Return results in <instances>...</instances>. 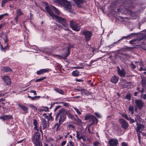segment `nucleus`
I'll return each instance as SVG.
<instances>
[{"label": "nucleus", "instance_id": "obj_25", "mask_svg": "<svg viewBox=\"0 0 146 146\" xmlns=\"http://www.w3.org/2000/svg\"><path fill=\"white\" fill-rule=\"evenodd\" d=\"M3 35L4 36V37H3L5 43H7V42H8V39L7 38V35L6 33H4Z\"/></svg>", "mask_w": 146, "mask_h": 146}, {"label": "nucleus", "instance_id": "obj_42", "mask_svg": "<svg viewBox=\"0 0 146 146\" xmlns=\"http://www.w3.org/2000/svg\"><path fill=\"white\" fill-rule=\"evenodd\" d=\"M92 119H93L94 122H95V121H96V123H97V121H98L96 117L95 116H94L93 115H92Z\"/></svg>", "mask_w": 146, "mask_h": 146}, {"label": "nucleus", "instance_id": "obj_46", "mask_svg": "<svg viewBox=\"0 0 146 146\" xmlns=\"http://www.w3.org/2000/svg\"><path fill=\"white\" fill-rule=\"evenodd\" d=\"M64 27H63L64 29L66 30H68V28L67 26L68 25L67 23H66V25H62Z\"/></svg>", "mask_w": 146, "mask_h": 146}, {"label": "nucleus", "instance_id": "obj_11", "mask_svg": "<svg viewBox=\"0 0 146 146\" xmlns=\"http://www.w3.org/2000/svg\"><path fill=\"white\" fill-rule=\"evenodd\" d=\"M117 72L118 74L121 77H124L126 75L125 70L123 69H120L119 67L117 66Z\"/></svg>", "mask_w": 146, "mask_h": 146}, {"label": "nucleus", "instance_id": "obj_62", "mask_svg": "<svg viewBox=\"0 0 146 146\" xmlns=\"http://www.w3.org/2000/svg\"><path fill=\"white\" fill-rule=\"evenodd\" d=\"M80 146H87L86 144L82 143L80 145Z\"/></svg>", "mask_w": 146, "mask_h": 146}, {"label": "nucleus", "instance_id": "obj_14", "mask_svg": "<svg viewBox=\"0 0 146 146\" xmlns=\"http://www.w3.org/2000/svg\"><path fill=\"white\" fill-rule=\"evenodd\" d=\"M2 79L4 81L7 85L9 86L11 84L10 79L8 76H3Z\"/></svg>", "mask_w": 146, "mask_h": 146}, {"label": "nucleus", "instance_id": "obj_2", "mask_svg": "<svg viewBox=\"0 0 146 146\" xmlns=\"http://www.w3.org/2000/svg\"><path fill=\"white\" fill-rule=\"evenodd\" d=\"M67 111L66 110L64 109H61L56 114V119L59 118V120L58 121L59 124H56L55 126L57 125V129L58 128L59 126L62 123L65 121L66 118V115Z\"/></svg>", "mask_w": 146, "mask_h": 146}, {"label": "nucleus", "instance_id": "obj_32", "mask_svg": "<svg viewBox=\"0 0 146 146\" xmlns=\"http://www.w3.org/2000/svg\"><path fill=\"white\" fill-rule=\"evenodd\" d=\"M11 70V68L7 67H4L3 68V71L5 72H7Z\"/></svg>", "mask_w": 146, "mask_h": 146}, {"label": "nucleus", "instance_id": "obj_13", "mask_svg": "<svg viewBox=\"0 0 146 146\" xmlns=\"http://www.w3.org/2000/svg\"><path fill=\"white\" fill-rule=\"evenodd\" d=\"M141 134L142 135V137L143 138L144 137H146V133H145L143 132H142L141 131H139L137 132V136L138 137V140L139 144H141L142 142H141Z\"/></svg>", "mask_w": 146, "mask_h": 146}, {"label": "nucleus", "instance_id": "obj_64", "mask_svg": "<svg viewBox=\"0 0 146 146\" xmlns=\"http://www.w3.org/2000/svg\"><path fill=\"white\" fill-rule=\"evenodd\" d=\"M43 116H44V117L45 118H47L48 117V116L46 115V114H44Z\"/></svg>", "mask_w": 146, "mask_h": 146}, {"label": "nucleus", "instance_id": "obj_19", "mask_svg": "<svg viewBox=\"0 0 146 146\" xmlns=\"http://www.w3.org/2000/svg\"><path fill=\"white\" fill-rule=\"evenodd\" d=\"M145 128V125L142 124H139L137 123V132L141 131H143Z\"/></svg>", "mask_w": 146, "mask_h": 146}, {"label": "nucleus", "instance_id": "obj_6", "mask_svg": "<svg viewBox=\"0 0 146 146\" xmlns=\"http://www.w3.org/2000/svg\"><path fill=\"white\" fill-rule=\"evenodd\" d=\"M66 53L64 54H62V55H60L56 54H52L54 57H56L59 59L63 58L65 59L66 58V57L68 56L70 54V51L69 50V48H67L66 49Z\"/></svg>", "mask_w": 146, "mask_h": 146}, {"label": "nucleus", "instance_id": "obj_17", "mask_svg": "<svg viewBox=\"0 0 146 146\" xmlns=\"http://www.w3.org/2000/svg\"><path fill=\"white\" fill-rule=\"evenodd\" d=\"M12 119V116L10 115H5L0 117V119L4 120H9Z\"/></svg>", "mask_w": 146, "mask_h": 146}, {"label": "nucleus", "instance_id": "obj_34", "mask_svg": "<svg viewBox=\"0 0 146 146\" xmlns=\"http://www.w3.org/2000/svg\"><path fill=\"white\" fill-rule=\"evenodd\" d=\"M73 108L76 111L78 115H79L81 114V110H79L76 107H74Z\"/></svg>", "mask_w": 146, "mask_h": 146}, {"label": "nucleus", "instance_id": "obj_53", "mask_svg": "<svg viewBox=\"0 0 146 146\" xmlns=\"http://www.w3.org/2000/svg\"><path fill=\"white\" fill-rule=\"evenodd\" d=\"M121 145L122 146H128L127 143L125 142H123L122 143Z\"/></svg>", "mask_w": 146, "mask_h": 146}, {"label": "nucleus", "instance_id": "obj_22", "mask_svg": "<svg viewBox=\"0 0 146 146\" xmlns=\"http://www.w3.org/2000/svg\"><path fill=\"white\" fill-rule=\"evenodd\" d=\"M41 125L43 127V129H44L46 128L47 124L46 120L44 118H42V119Z\"/></svg>", "mask_w": 146, "mask_h": 146}, {"label": "nucleus", "instance_id": "obj_44", "mask_svg": "<svg viewBox=\"0 0 146 146\" xmlns=\"http://www.w3.org/2000/svg\"><path fill=\"white\" fill-rule=\"evenodd\" d=\"M94 144L95 146H100V143L98 141L95 142Z\"/></svg>", "mask_w": 146, "mask_h": 146}, {"label": "nucleus", "instance_id": "obj_48", "mask_svg": "<svg viewBox=\"0 0 146 146\" xmlns=\"http://www.w3.org/2000/svg\"><path fill=\"white\" fill-rule=\"evenodd\" d=\"M125 98L128 100H130L131 99V96L129 95H127L125 96Z\"/></svg>", "mask_w": 146, "mask_h": 146}, {"label": "nucleus", "instance_id": "obj_57", "mask_svg": "<svg viewBox=\"0 0 146 146\" xmlns=\"http://www.w3.org/2000/svg\"><path fill=\"white\" fill-rule=\"evenodd\" d=\"M129 121H130V122L131 123H133V122H134V119H132L131 118H129Z\"/></svg>", "mask_w": 146, "mask_h": 146}, {"label": "nucleus", "instance_id": "obj_38", "mask_svg": "<svg viewBox=\"0 0 146 146\" xmlns=\"http://www.w3.org/2000/svg\"><path fill=\"white\" fill-rule=\"evenodd\" d=\"M75 2L77 5H79L83 3V1L82 0H76Z\"/></svg>", "mask_w": 146, "mask_h": 146}, {"label": "nucleus", "instance_id": "obj_63", "mask_svg": "<svg viewBox=\"0 0 146 146\" xmlns=\"http://www.w3.org/2000/svg\"><path fill=\"white\" fill-rule=\"evenodd\" d=\"M29 106L30 107H34L35 108H36L33 105L31 104H29Z\"/></svg>", "mask_w": 146, "mask_h": 146}, {"label": "nucleus", "instance_id": "obj_47", "mask_svg": "<svg viewBox=\"0 0 146 146\" xmlns=\"http://www.w3.org/2000/svg\"><path fill=\"white\" fill-rule=\"evenodd\" d=\"M123 116L124 117L125 119H126L127 120H129V118L127 116V115L126 114H124L123 115Z\"/></svg>", "mask_w": 146, "mask_h": 146}, {"label": "nucleus", "instance_id": "obj_28", "mask_svg": "<svg viewBox=\"0 0 146 146\" xmlns=\"http://www.w3.org/2000/svg\"><path fill=\"white\" fill-rule=\"evenodd\" d=\"M76 137L77 139H80L83 138L82 134L79 133L78 131H76Z\"/></svg>", "mask_w": 146, "mask_h": 146}, {"label": "nucleus", "instance_id": "obj_35", "mask_svg": "<svg viewBox=\"0 0 146 146\" xmlns=\"http://www.w3.org/2000/svg\"><path fill=\"white\" fill-rule=\"evenodd\" d=\"M133 106H130L129 108V110L130 112H131V114H133Z\"/></svg>", "mask_w": 146, "mask_h": 146}, {"label": "nucleus", "instance_id": "obj_1", "mask_svg": "<svg viewBox=\"0 0 146 146\" xmlns=\"http://www.w3.org/2000/svg\"><path fill=\"white\" fill-rule=\"evenodd\" d=\"M33 124L34 126V129L36 131L34 135V136L32 139V141L35 146H40V143L39 141L40 135L38 133L39 129L38 127V123L35 119L33 120Z\"/></svg>", "mask_w": 146, "mask_h": 146}, {"label": "nucleus", "instance_id": "obj_12", "mask_svg": "<svg viewBox=\"0 0 146 146\" xmlns=\"http://www.w3.org/2000/svg\"><path fill=\"white\" fill-rule=\"evenodd\" d=\"M119 121L123 128L126 129L128 127V124L125 120L121 118L119 119Z\"/></svg>", "mask_w": 146, "mask_h": 146}, {"label": "nucleus", "instance_id": "obj_9", "mask_svg": "<svg viewBox=\"0 0 146 146\" xmlns=\"http://www.w3.org/2000/svg\"><path fill=\"white\" fill-rule=\"evenodd\" d=\"M141 83L142 86V90H140L139 88L137 87V92L143 93L145 91L144 88H145L146 83V79L145 78H142Z\"/></svg>", "mask_w": 146, "mask_h": 146}, {"label": "nucleus", "instance_id": "obj_31", "mask_svg": "<svg viewBox=\"0 0 146 146\" xmlns=\"http://www.w3.org/2000/svg\"><path fill=\"white\" fill-rule=\"evenodd\" d=\"M54 90L57 92L63 95L64 94V92L61 89H59L58 88H56L54 89Z\"/></svg>", "mask_w": 146, "mask_h": 146}, {"label": "nucleus", "instance_id": "obj_29", "mask_svg": "<svg viewBox=\"0 0 146 146\" xmlns=\"http://www.w3.org/2000/svg\"><path fill=\"white\" fill-rule=\"evenodd\" d=\"M43 109H40L39 111L41 112L43 111H48V108L46 106L42 107Z\"/></svg>", "mask_w": 146, "mask_h": 146}, {"label": "nucleus", "instance_id": "obj_26", "mask_svg": "<svg viewBox=\"0 0 146 146\" xmlns=\"http://www.w3.org/2000/svg\"><path fill=\"white\" fill-rule=\"evenodd\" d=\"M72 74L74 76H78L79 75V72L77 70L74 71L72 73Z\"/></svg>", "mask_w": 146, "mask_h": 146}, {"label": "nucleus", "instance_id": "obj_54", "mask_svg": "<svg viewBox=\"0 0 146 146\" xmlns=\"http://www.w3.org/2000/svg\"><path fill=\"white\" fill-rule=\"evenodd\" d=\"M30 92L31 93H33L35 95H36V91L35 90H31Z\"/></svg>", "mask_w": 146, "mask_h": 146}, {"label": "nucleus", "instance_id": "obj_4", "mask_svg": "<svg viewBox=\"0 0 146 146\" xmlns=\"http://www.w3.org/2000/svg\"><path fill=\"white\" fill-rule=\"evenodd\" d=\"M54 1L56 3H58L60 5H62L68 11L72 12L71 5L68 1L66 0H55Z\"/></svg>", "mask_w": 146, "mask_h": 146}, {"label": "nucleus", "instance_id": "obj_59", "mask_svg": "<svg viewBox=\"0 0 146 146\" xmlns=\"http://www.w3.org/2000/svg\"><path fill=\"white\" fill-rule=\"evenodd\" d=\"M60 106H56L55 108V109H54V111H56L59 108H60Z\"/></svg>", "mask_w": 146, "mask_h": 146}, {"label": "nucleus", "instance_id": "obj_37", "mask_svg": "<svg viewBox=\"0 0 146 146\" xmlns=\"http://www.w3.org/2000/svg\"><path fill=\"white\" fill-rule=\"evenodd\" d=\"M46 78V77H43L42 78L37 79L36 80V82H40L42 80H43Z\"/></svg>", "mask_w": 146, "mask_h": 146}, {"label": "nucleus", "instance_id": "obj_60", "mask_svg": "<svg viewBox=\"0 0 146 146\" xmlns=\"http://www.w3.org/2000/svg\"><path fill=\"white\" fill-rule=\"evenodd\" d=\"M76 82H82L83 80L81 79H76Z\"/></svg>", "mask_w": 146, "mask_h": 146}, {"label": "nucleus", "instance_id": "obj_49", "mask_svg": "<svg viewBox=\"0 0 146 146\" xmlns=\"http://www.w3.org/2000/svg\"><path fill=\"white\" fill-rule=\"evenodd\" d=\"M130 65L131 68L133 69H134L136 68V66L133 63H131Z\"/></svg>", "mask_w": 146, "mask_h": 146}, {"label": "nucleus", "instance_id": "obj_33", "mask_svg": "<svg viewBox=\"0 0 146 146\" xmlns=\"http://www.w3.org/2000/svg\"><path fill=\"white\" fill-rule=\"evenodd\" d=\"M75 115L77 118V119L75 120L77 123V124L78 125H81L82 124L83 122L81 121V120L78 118L76 115Z\"/></svg>", "mask_w": 146, "mask_h": 146}, {"label": "nucleus", "instance_id": "obj_24", "mask_svg": "<svg viewBox=\"0 0 146 146\" xmlns=\"http://www.w3.org/2000/svg\"><path fill=\"white\" fill-rule=\"evenodd\" d=\"M50 10H51V9H53L54 11V12L56 13L57 14L59 15L60 13V12L55 7L52 6H51V7L50 8L49 7ZM51 11V10H50Z\"/></svg>", "mask_w": 146, "mask_h": 146}, {"label": "nucleus", "instance_id": "obj_58", "mask_svg": "<svg viewBox=\"0 0 146 146\" xmlns=\"http://www.w3.org/2000/svg\"><path fill=\"white\" fill-rule=\"evenodd\" d=\"M74 68L76 69H82L83 68V67H74Z\"/></svg>", "mask_w": 146, "mask_h": 146}, {"label": "nucleus", "instance_id": "obj_45", "mask_svg": "<svg viewBox=\"0 0 146 146\" xmlns=\"http://www.w3.org/2000/svg\"><path fill=\"white\" fill-rule=\"evenodd\" d=\"M141 97H142L143 99H146V94H141Z\"/></svg>", "mask_w": 146, "mask_h": 146}, {"label": "nucleus", "instance_id": "obj_21", "mask_svg": "<svg viewBox=\"0 0 146 146\" xmlns=\"http://www.w3.org/2000/svg\"><path fill=\"white\" fill-rule=\"evenodd\" d=\"M119 80L118 77L114 75L113 76L111 80V82L113 83L116 84L118 81Z\"/></svg>", "mask_w": 146, "mask_h": 146}, {"label": "nucleus", "instance_id": "obj_40", "mask_svg": "<svg viewBox=\"0 0 146 146\" xmlns=\"http://www.w3.org/2000/svg\"><path fill=\"white\" fill-rule=\"evenodd\" d=\"M130 44H135L137 42V40L136 39H133L129 41Z\"/></svg>", "mask_w": 146, "mask_h": 146}, {"label": "nucleus", "instance_id": "obj_56", "mask_svg": "<svg viewBox=\"0 0 146 146\" xmlns=\"http://www.w3.org/2000/svg\"><path fill=\"white\" fill-rule=\"evenodd\" d=\"M137 63H139V65L141 66H144V65L143 64V61L142 60L140 61V62H139L137 61Z\"/></svg>", "mask_w": 146, "mask_h": 146}, {"label": "nucleus", "instance_id": "obj_30", "mask_svg": "<svg viewBox=\"0 0 146 146\" xmlns=\"http://www.w3.org/2000/svg\"><path fill=\"white\" fill-rule=\"evenodd\" d=\"M9 48V44H7V46L3 48L2 45H1L0 47L1 50L2 51H5L7 49V48Z\"/></svg>", "mask_w": 146, "mask_h": 146}, {"label": "nucleus", "instance_id": "obj_8", "mask_svg": "<svg viewBox=\"0 0 146 146\" xmlns=\"http://www.w3.org/2000/svg\"><path fill=\"white\" fill-rule=\"evenodd\" d=\"M70 26L74 30L78 31L80 30V26L75 21H70Z\"/></svg>", "mask_w": 146, "mask_h": 146}, {"label": "nucleus", "instance_id": "obj_43", "mask_svg": "<svg viewBox=\"0 0 146 146\" xmlns=\"http://www.w3.org/2000/svg\"><path fill=\"white\" fill-rule=\"evenodd\" d=\"M94 114L98 118H100L101 117V115L99 113L97 112H95Z\"/></svg>", "mask_w": 146, "mask_h": 146}, {"label": "nucleus", "instance_id": "obj_10", "mask_svg": "<svg viewBox=\"0 0 146 146\" xmlns=\"http://www.w3.org/2000/svg\"><path fill=\"white\" fill-rule=\"evenodd\" d=\"M109 143L110 146H117L118 144V141L116 139H111L109 140Z\"/></svg>", "mask_w": 146, "mask_h": 146}, {"label": "nucleus", "instance_id": "obj_7", "mask_svg": "<svg viewBox=\"0 0 146 146\" xmlns=\"http://www.w3.org/2000/svg\"><path fill=\"white\" fill-rule=\"evenodd\" d=\"M146 31V33L144 35H142V36L137 37V42L143 40L142 42H141L144 44V46H142V48L143 49L146 50V29L145 30Z\"/></svg>", "mask_w": 146, "mask_h": 146}, {"label": "nucleus", "instance_id": "obj_16", "mask_svg": "<svg viewBox=\"0 0 146 146\" xmlns=\"http://www.w3.org/2000/svg\"><path fill=\"white\" fill-rule=\"evenodd\" d=\"M18 105L23 110V113H26L28 112V107L23 105L18 104Z\"/></svg>", "mask_w": 146, "mask_h": 146}, {"label": "nucleus", "instance_id": "obj_41", "mask_svg": "<svg viewBox=\"0 0 146 146\" xmlns=\"http://www.w3.org/2000/svg\"><path fill=\"white\" fill-rule=\"evenodd\" d=\"M8 15V14L7 13H5V14H2L0 15V20H1L3 17L6 15Z\"/></svg>", "mask_w": 146, "mask_h": 146}, {"label": "nucleus", "instance_id": "obj_15", "mask_svg": "<svg viewBox=\"0 0 146 146\" xmlns=\"http://www.w3.org/2000/svg\"><path fill=\"white\" fill-rule=\"evenodd\" d=\"M50 70L49 68H46L41 69L37 72L36 74L37 75H40L44 73L48 72Z\"/></svg>", "mask_w": 146, "mask_h": 146}, {"label": "nucleus", "instance_id": "obj_20", "mask_svg": "<svg viewBox=\"0 0 146 146\" xmlns=\"http://www.w3.org/2000/svg\"><path fill=\"white\" fill-rule=\"evenodd\" d=\"M134 35V34L133 33H132L129 35H127V36H123V37H122V38L121 39L118 40L117 42H114L113 43V44H115L117 42H118V41H119V40H123L124 39H129L130 38H131L132 37V35Z\"/></svg>", "mask_w": 146, "mask_h": 146}, {"label": "nucleus", "instance_id": "obj_36", "mask_svg": "<svg viewBox=\"0 0 146 146\" xmlns=\"http://www.w3.org/2000/svg\"><path fill=\"white\" fill-rule=\"evenodd\" d=\"M11 1L10 0H3L2 2L1 6L3 7L5 4L8 1Z\"/></svg>", "mask_w": 146, "mask_h": 146}, {"label": "nucleus", "instance_id": "obj_27", "mask_svg": "<svg viewBox=\"0 0 146 146\" xmlns=\"http://www.w3.org/2000/svg\"><path fill=\"white\" fill-rule=\"evenodd\" d=\"M19 17L16 16L15 19H14V22H13L12 21H11V23L13 25H15L18 22V19Z\"/></svg>", "mask_w": 146, "mask_h": 146}, {"label": "nucleus", "instance_id": "obj_50", "mask_svg": "<svg viewBox=\"0 0 146 146\" xmlns=\"http://www.w3.org/2000/svg\"><path fill=\"white\" fill-rule=\"evenodd\" d=\"M66 141H62L61 144V146H64V145H65L66 144Z\"/></svg>", "mask_w": 146, "mask_h": 146}, {"label": "nucleus", "instance_id": "obj_55", "mask_svg": "<svg viewBox=\"0 0 146 146\" xmlns=\"http://www.w3.org/2000/svg\"><path fill=\"white\" fill-rule=\"evenodd\" d=\"M69 143L70 144V146H74V143L73 142H72L71 141H70L69 142Z\"/></svg>", "mask_w": 146, "mask_h": 146}, {"label": "nucleus", "instance_id": "obj_18", "mask_svg": "<svg viewBox=\"0 0 146 146\" xmlns=\"http://www.w3.org/2000/svg\"><path fill=\"white\" fill-rule=\"evenodd\" d=\"M144 104L141 100L137 99V108L141 110L143 107Z\"/></svg>", "mask_w": 146, "mask_h": 146}, {"label": "nucleus", "instance_id": "obj_51", "mask_svg": "<svg viewBox=\"0 0 146 146\" xmlns=\"http://www.w3.org/2000/svg\"><path fill=\"white\" fill-rule=\"evenodd\" d=\"M68 117L70 119H73V117L72 115L70 113L68 114Z\"/></svg>", "mask_w": 146, "mask_h": 146}, {"label": "nucleus", "instance_id": "obj_52", "mask_svg": "<svg viewBox=\"0 0 146 146\" xmlns=\"http://www.w3.org/2000/svg\"><path fill=\"white\" fill-rule=\"evenodd\" d=\"M139 70L140 71H146V68H143L142 67H141Z\"/></svg>", "mask_w": 146, "mask_h": 146}, {"label": "nucleus", "instance_id": "obj_3", "mask_svg": "<svg viewBox=\"0 0 146 146\" xmlns=\"http://www.w3.org/2000/svg\"><path fill=\"white\" fill-rule=\"evenodd\" d=\"M47 12L49 14L53 19H55L60 23H61L62 25H66V20L65 19L55 15L53 12L50 10L48 6H47L45 7Z\"/></svg>", "mask_w": 146, "mask_h": 146}, {"label": "nucleus", "instance_id": "obj_23", "mask_svg": "<svg viewBox=\"0 0 146 146\" xmlns=\"http://www.w3.org/2000/svg\"><path fill=\"white\" fill-rule=\"evenodd\" d=\"M15 13L17 16L19 17L20 16L23 14V13L21 11L20 9H19L16 11Z\"/></svg>", "mask_w": 146, "mask_h": 146}, {"label": "nucleus", "instance_id": "obj_39", "mask_svg": "<svg viewBox=\"0 0 146 146\" xmlns=\"http://www.w3.org/2000/svg\"><path fill=\"white\" fill-rule=\"evenodd\" d=\"M122 82L123 83H126L127 84H128V85H124V87H127L129 88V86L130 84H128L127 82H126V81L125 80H123L122 81Z\"/></svg>", "mask_w": 146, "mask_h": 146}, {"label": "nucleus", "instance_id": "obj_61", "mask_svg": "<svg viewBox=\"0 0 146 146\" xmlns=\"http://www.w3.org/2000/svg\"><path fill=\"white\" fill-rule=\"evenodd\" d=\"M36 97H35V96L34 97H31V99L33 100H35V99L36 98Z\"/></svg>", "mask_w": 146, "mask_h": 146}, {"label": "nucleus", "instance_id": "obj_5", "mask_svg": "<svg viewBox=\"0 0 146 146\" xmlns=\"http://www.w3.org/2000/svg\"><path fill=\"white\" fill-rule=\"evenodd\" d=\"M81 33L84 35V39L87 42L90 40L92 34L91 31L85 30L81 32Z\"/></svg>", "mask_w": 146, "mask_h": 146}]
</instances>
